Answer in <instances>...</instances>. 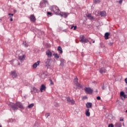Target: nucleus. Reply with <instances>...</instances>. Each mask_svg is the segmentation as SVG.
I'll use <instances>...</instances> for the list:
<instances>
[{"label": "nucleus", "mask_w": 127, "mask_h": 127, "mask_svg": "<svg viewBox=\"0 0 127 127\" xmlns=\"http://www.w3.org/2000/svg\"><path fill=\"white\" fill-rule=\"evenodd\" d=\"M11 109L13 110L14 112L15 111H17L19 109L21 110H24V107L23 106V104L20 102H17L15 103H12L10 105Z\"/></svg>", "instance_id": "1"}, {"label": "nucleus", "mask_w": 127, "mask_h": 127, "mask_svg": "<svg viewBox=\"0 0 127 127\" xmlns=\"http://www.w3.org/2000/svg\"><path fill=\"white\" fill-rule=\"evenodd\" d=\"M49 9L50 10H51V11H53L56 15H57V13H60V9H59L58 6L55 5L50 6Z\"/></svg>", "instance_id": "2"}, {"label": "nucleus", "mask_w": 127, "mask_h": 127, "mask_svg": "<svg viewBox=\"0 0 127 127\" xmlns=\"http://www.w3.org/2000/svg\"><path fill=\"white\" fill-rule=\"evenodd\" d=\"M57 15H60L61 17H64V18H67L68 17V15H69V13L66 12H60V13H57Z\"/></svg>", "instance_id": "3"}, {"label": "nucleus", "mask_w": 127, "mask_h": 127, "mask_svg": "<svg viewBox=\"0 0 127 127\" xmlns=\"http://www.w3.org/2000/svg\"><path fill=\"white\" fill-rule=\"evenodd\" d=\"M46 4H48V1L47 0H42L40 3L39 7L40 8L46 7Z\"/></svg>", "instance_id": "4"}, {"label": "nucleus", "mask_w": 127, "mask_h": 127, "mask_svg": "<svg viewBox=\"0 0 127 127\" xmlns=\"http://www.w3.org/2000/svg\"><path fill=\"white\" fill-rule=\"evenodd\" d=\"M84 90L86 94H88L89 95H92L93 94V90L90 87H85Z\"/></svg>", "instance_id": "5"}, {"label": "nucleus", "mask_w": 127, "mask_h": 127, "mask_svg": "<svg viewBox=\"0 0 127 127\" xmlns=\"http://www.w3.org/2000/svg\"><path fill=\"white\" fill-rule=\"evenodd\" d=\"M50 61H51V59H47L46 60H45V66L47 67V69H48V68L51 66Z\"/></svg>", "instance_id": "6"}, {"label": "nucleus", "mask_w": 127, "mask_h": 127, "mask_svg": "<svg viewBox=\"0 0 127 127\" xmlns=\"http://www.w3.org/2000/svg\"><path fill=\"white\" fill-rule=\"evenodd\" d=\"M80 42L81 43H83L84 44H85V43H87V42H89V40H88V39L85 38V37L84 36V35H83L80 38Z\"/></svg>", "instance_id": "7"}, {"label": "nucleus", "mask_w": 127, "mask_h": 127, "mask_svg": "<svg viewBox=\"0 0 127 127\" xmlns=\"http://www.w3.org/2000/svg\"><path fill=\"white\" fill-rule=\"evenodd\" d=\"M66 101L68 103H70L71 105L75 104V100H73V99L70 98V97H66Z\"/></svg>", "instance_id": "8"}, {"label": "nucleus", "mask_w": 127, "mask_h": 127, "mask_svg": "<svg viewBox=\"0 0 127 127\" xmlns=\"http://www.w3.org/2000/svg\"><path fill=\"white\" fill-rule=\"evenodd\" d=\"M30 20L32 22H35V21H36V18L35 17V16H34V14H32L30 15Z\"/></svg>", "instance_id": "9"}, {"label": "nucleus", "mask_w": 127, "mask_h": 127, "mask_svg": "<svg viewBox=\"0 0 127 127\" xmlns=\"http://www.w3.org/2000/svg\"><path fill=\"white\" fill-rule=\"evenodd\" d=\"M40 91L41 92V93H42L43 91H46V86L45 84H42L41 85Z\"/></svg>", "instance_id": "10"}, {"label": "nucleus", "mask_w": 127, "mask_h": 127, "mask_svg": "<svg viewBox=\"0 0 127 127\" xmlns=\"http://www.w3.org/2000/svg\"><path fill=\"white\" fill-rule=\"evenodd\" d=\"M11 75L13 78H16L17 77V73H16V70L11 71Z\"/></svg>", "instance_id": "11"}, {"label": "nucleus", "mask_w": 127, "mask_h": 127, "mask_svg": "<svg viewBox=\"0 0 127 127\" xmlns=\"http://www.w3.org/2000/svg\"><path fill=\"white\" fill-rule=\"evenodd\" d=\"M46 54L48 56V57H52V52L50 50H48L46 52Z\"/></svg>", "instance_id": "12"}, {"label": "nucleus", "mask_w": 127, "mask_h": 127, "mask_svg": "<svg viewBox=\"0 0 127 127\" xmlns=\"http://www.w3.org/2000/svg\"><path fill=\"white\" fill-rule=\"evenodd\" d=\"M107 72V69L105 67H101L99 69V73L103 74V73H106Z\"/></svg>", "instance_id": "13"}, {"label": "nucleus", "mask_w": 127, "mask_h": 127, "mask_svg": "<svg viewBox=\"0 0 127 127\" xmlns=\"http://www.w3.org/2000/svg\"><path fill=\"white\" fill-rule=\"evenodd\" d=\"M39 63H40V61H38L37 62L35 63L34 64H33V68L34 69H36V68H37V66L39 65Z\"/></svg>", "instance_id": "14"}, {"label": "nucleus", "mask_w": 127, "mask_h": 127, "mask_svg": "<svg viewBox=\"0 0 127 127\" xmlns=\"http://www.w3.org/2000/svg\"><path fill=\"white\" fill-rule=\"evenodd\" d=\"M87 17H88V19H90L91 20H94L95 18H94V16H92V14L89 13L88 15H86Z\"/></svg>", "instance_id": "15"}, {"label": "nucleus", "mask_w": 127, "mask_h": 127, "mask_svg": "<svg viewBox=\"0 0 127 127\" xmlns=\"http://www.w3.org/2000/svg\"><path fill=\"white\" fill-rule=\"evenodd\" d=\"M85 105L86 108H87V109H91V108H92V104L91 102H87Z\"/></svg>", "instance_id": "16"}, {"label": "nucleus", "mask_w": 127, "mask_h": 127, "mask_svg": "<svg viewBox=\"0 0 127 127\" xmlns=\"http://www.w3.org/2000/svg\"><path fill=\"white\" fill-rule=\"evenodd\" d=\"M60 66H61V67H64V63L65 62V60L64 59H61L60 60Z\"/></svg>", "instance_id": "17"}, {"label": "nucleus", "mask_w": 127, "mask_h": 127, "mask_svg": "<svg viewBox=\"0 0 127 127\" xmlns=\"http://www.w3.org/2000/svg\"><path fill=\"white\" fill-rule=\"evenodd\" d=\"M100 15L102 17H105L107 15V13H106V11H101L100 12Z\"/></svg>", "instance_id": "18"}, {"label": "nucleus", "mask_w": 127, "mask_h": 127, "mask_svg": "<svg viewBox=\"0 0 127 127\" xmlns=\"http://www.w3.org/2000/svg\"><path fill=\"white\" fill-rule=\"evenodd\" d=\"M57 50L60 54H62V53H63V50H62L61 46H59L58 47Z\"/></svg>", "instance_id": "19"}, {"label": "nucleus", "mask_w": 127, "mask_h": 127, "mask_svg": "<svg viewBox=\"0 0 127 127\" xmlns=\"http://www.w3.org/2000/svg\"><path fill=\"white\" fill-rule=\"evenodd\" d=\"M110 32L105 33L104 35L105 39H106V40L109 39V37L110 36Z\"/></svg>", "instance_id": "20"}, {"label": "nucleus", "mask_w": 127, "mask_h": 127, "mask_svg": "<svg viewBox=\"0 0 127 127\" xmlns=\"http://www.w3.org/2000/svg\"><path fill=\"white\" fill-rule=\"evenodd\" d=\"M91 114L90 113V109H87L85 111V115L86 117H90Z\"/></svg>", "instance_id": "21"}, {"label": "nucleus", "mask_w": 127, "mask_h": 127, "mask_svg": "<svg viewBox=\"0 0 127 127\" xmlns=\"http://www.w3.org/2000/svg\"><path fill=\"white\" fill-rule=\"evenodd\" d=\"M25 58V55H23L22 56H19L18 57V59L20 61H23L24 60V58Z\"/></svg>", "instance_id": "22"}, {"label": "nucleus", "mask_w": 127, "mask_h": 127, "mask_svg": "<svg viewBox=\"0 0 127 127\" xmlns=\"http://www.w3.org/2000/svg\"><path fill=\"white\" fill-rule=\"evenodd\" d=\"M47 16H48V17H50V16H53V13L50 11H47Z\"/></svg>", "instance_id": "23"}, {"label": "nucleus", "mask_w": 127, "mask_h": 127, "mask_svg": "<svg viewBox=\"0 0 127 127\" xmlns=\"http://www.w3.org/2000/svg\"><path fill=\"white\" fill-rule=\"evenodd\" d=\"M125 94V93L124 91H121L120 92V97H121V100H122L123 101L125 100V99H124V98L123 97V95H124Z\"/></svg>", "instance_id": "24"}, {"label": "nucleus", "mask_w": 127, "mask_h": 127, "mask_svg": "<svg viewBox=\"0 0 127 127\" xmlns=\"http://www.w3.org/2000/svg\"><path fill=\"white\" fill-rule=\"evenodd\" d=\"M53 56H54V58H56V59H59L60 56L58 55V54L57 53H54L53 54Z\"/></svg>", "instance_id": "25"}, {"label": "nucleus", "mask_w": 127, "mask_h": 127, "mask_svg": "<svg viewBox=\"0 0 127 127\" xmlns=\"http://www.w3.org/2000/svg\"><path fill=\"white\" fill-rule=\"evenodd\" d=\"M22 44L24 47H28L29 46L28 43L26 42V41H23Z\"/></svg>", "instance_id": "26"}, {"label": "nucleus", "mask_w": 127, "mask_h": 127, "mask_svg": "<svg viewBox=\"0 0 127 127\" xmlns=\"http://www.w3.org/2000/svg\"><path fill=\"white\" fill-rule=\"evenodd\" d=\"M115 127H122V123H117L115 125Z\"/></svg>", "instance_id": "27"}, {"label": "nucleus", "mask_w": 127, "mask_h": 127, "mask_svg": "<svg viewBox=\"0 0 127 127\" xmlns=\"http://www.w3.org/2000/svg\"><path fill=\"white\" fill-rule=\"evenodd\" d=\"M102 1V0H93V2L95 4H97L98 3H100Z\"/></svg>", "instance_id": "28"}, {"label": "nucleus", "mask_w": 127, "mask_h": 127, "mask_svg": "<svg viewBox=\"0 0 127 127\" xmlns=\"http://www.w3.org/2000/svg\"><path fill=\"white\" fill-rule=\"evenodd\" d=\"M73 83L75 84V85L78 84V78L77 77L74 78L73 79Z\"/></svg>", "instance_id": "29"}, {"label": "nucleus", "mask_w": 127, "mask_h": 127, "mask_svg": "<svg viewBox=\"0 0 127 127\" xmlns=\"http://www.w3.org/2000/svg\"><path fill=\"white\" fill-rule=\"evenodd\" d=\"M33 91L34 93H38L39 92L38 89L36 87H33Z\"/></svg>", "instance_id": "30"}, {"label": "nucleus", "mask_w": 127, "mask_h": 127, "mask_svg": "<svg viewBox=\"0 0 127 127\" xmlns=\"http://www.w3.org/2000/svg\"><path fill=\"white\" fill-rule=\"evenodd\" d=\"M75 86H77V87L79 88V89H81V88H83V86H82V85L81 84L79 83L75 84Z\"/></svg>", "instance_id": "31"}, {"label": "nucleus", "mask_w": 127, "mask_h": 127, "mask_svg": "<svg viewBox=\"0 0 127 127\" xmlns=\"http://www.w3.org/2000/svg\"><path fill=\"white\" fill-rule=\"evenodd\" d=\"M34 104L31 103V104H30V105H29L27 106V108H28V109H31V108H32L33 107H34Z\"/></svg>", "instance_id": "32"}, {"label": "nucleus", "mask_w": 127, "mask_h": 127, "mask_svg": "<svg viewBox=\"0 0 127 127\" xmlns=\"http://www.w3.org/2000/svg\"><path fill=\"white\" fill-rule=\"evenodd\" d=\"M49 81L50 82V85H54V82H53V81H52L51 78L49 79Z\"/></svg>", "instance_id": "33"}, {"label": "nucleus", "mask_w": 127, "mask_h": 127, "mask_svg": "<svg viewBox=\"0 0 127 127\" xmlns=\"http://www.w3.org/2000/svg\"><path fill=\"white\" fill-rule=\"evenodd\" d=\"M114 44L113 42H111V41H109V42L108 43V45H110V46H112Z\"/></svg>", "instance_id": "34"}, {"label": "nucleus", "mask_w": 127, "mask_h": 127, "mask_svg": "<svg viewBox=\"0 0 127 127\" xmlns=\"http://www.w3.org/2000/svg\"><path fill=\"white\" fill-rule=\"evenodd\" d=\"M50 113H47V114H46V115H45V116H46V118H48V117H50Z\"/></svg>", "instance_id": "35"}, {"label": "nucleus", "mask_w": 127, "mask_h": 127, "mask_svg": "<svg viewBox=\"0 0 127 127\" xmlns=\"http://www.w3.org/2000/svg\"><path fill=\"white\" fill-rule=\"evenodd\" d=\"M122 97H123L124 99H127V95L125 94H124V95H123V96H122Z\"/></svg>", "instance_id": "36"}, {"label": "nucleus", "mask_w": 127, "mask_h": 127, "mask_svg": "<svg viewBox=\"0 0 127 127\" xmlns=\"http://www.w3.org/2000/svg\"><path fill=\"white\" fill-rule=\"evenodd\" d=\"M106 86H105L104 85V84H103V85H102V90H106Z\"/></svg>", "instance_id": "37"}, {"label": "nucleus", "mask_w": 127, "mask_h": 127, "mask_svg": "<svg viewBox=\"0 0 127 127\" xmlns=\"http://www.w3.org/2000/svg\"><path fill=\"white\" fill-rule=\"evenodd\" d=\"M108 127H114V124H111L108 125Z\"/></svg>", "instance_id": "38"}, {"label": "nucleus", "mask_w": 127, "mask_h": 127, "mask_svg": "<svg viewBox=\"0 0 127 127\" xmlns=\"http://www.w3.org/2000/svg\"><path fill=\"white\" fill-rule=\"evenodd\" d=\"M63 31H64V32H68V30H67L66 29H64L63 30Z\"/></svg>", "instance_id": "39"}, {"label": "nucleus", "mask_w": 127, "mask_h": 127, "mask_svg": "<svg viewBox=\"0 0 127 127\" xmlns=\"http://www.w3.org/2000/svg\"><path fill=\"white\" fill-rule=\"evenodd\" d=\"M13 14L12 13H8V15H9V16H11V17H12V16H13Z\"/></svg>", "instance_id": "40"}, {"label": "nucleus", "mask_w": 127, "mask_h": 127, "mask_svg": "<svg viewBox=\"0 0 127 127\" xmlns=\"http://www.w3.org/2000/svg\"><path fill=\"white\" fill-rule=\"evenodd\" d=\"M120 122H124V118L121 117L120 119Z\"/></svg>", "instance_id": "41"}, {"label": "nucleus", "mask_w": 127, "mask_h": 127, "mask_svg": "<svg viewBox=\"0 0 127 127\" xmlns=\"http://www.w3.org/2000/svg\"><path fill=\"white\" fill-rule=\"evenodd\" d=\"M97 100H101V96H97L96 97Z\"/></svg>", "instance_id": "42"}, {"label": "nucleus", "mask_w": 127, "mask_h": 127, "mask_svg": "<svg viewBox=\"0 0 127 127\" xmlns=\"http://www.w3.org/2000/svg\"><path fill=\"white\" fill-rule=\"evenodd\" d=\"M77 29V26H73V30H76Z\"/></svg>", "instance_id": "43"}, {"label": "nucleus", "mask_w": 127, "mask_h": 127, "mask_svg": "<svg viewBox=\"0 0 127 127\" xmlns=\"http://www.w3.org/2000/svg\"><path fill=\"white\" fill-rule=\"evenodd\" d=\"M119 2L120 4H122V3H123V0H120Z\"/></svg>", "instance_id": "44"}, {"label": "nucleus", "mask_w": 127, "mask_h": 127, "mask_svg": "<svg viewBox=\"0 0 127 127\" xmlns=\"http://www.w3.org/2000/svg\"><path fill=\"white\" fill-rule=\"evenodd\" d=\"M9 17L10 18V21H12V20H13V19H12V17L9 16Z\"/></svg>", "instance_id": "45"}, {"label": "nucleus", "mask_w": 127, "mask_h": 127, "mask_svg": "<svg viewBox=\"0 0 127 127\" xmlns=\"http://www.w3.org/2000/svg\"><path fill=\"white\" fill-rule=\"evenodd\" d=\"M83 99L84 100H85V99H88V97H87V96H84V97H83Z\"/></svg>", "instance_id": "46"}, {"label": "nucleus", "mask_w": 127, "mask_h": 127, "mask_svg": "<svg viewBox=\"0 0 127 127\" xmlns=\"http://www.w3.org/2000/svg\"><path fill=\"white\" fill-rule=\"evenodd\" d=\"M125 82L126 84H127V78L125 79Z\"/></svg>", "instance_id": "47"}, {"label": "nucleus", "mask_w": 127, "mask_h": 127, "mask_svg": "<svg viewBox=\"0 0 127 127\" xmlns=\"http://www.w3.org/2000/svg\"><path fill=\"white\" fill-rule=\"evenodd\" d=\"M125 93H126V94H127V87H126V88H125Z\"/></svg>", "instance_id": "48"}, {"label": "nucleus", "mask_w": 127, "mask_h": 127, "mask_svg": "<svg viewBox=\"0 0 127 127\" xmlns=\"http://www.w3.org/2000/svg\"><path fill=\"white\" fill-rule=\"evenodd\" d=\"M48 76H49V75H48V74H46L45 75V77H48Z\"/></svg>", "instance_id": "49"}, {"label": "nucleus", "mask_w": 127, "mask_h": 127, "mask_svg": "<svg viewBox=\"0 0 127 127\" xmlns=\"http://www.w3.org/2000/svg\"><path fill=\"white\" fill-rule=\"evenodd\" d=\"M9 62H14V60H12L11 61H10Z\"/></svg>", "instance_id": "50"}, {"label": "nucleus", "mask_w": 127, "mask_h": 127, "mask_svg": "<svg viewBox=\"0 0 127 127\" xmlns=\"http://www.w3.org/2000/svg\"><path fill=\"white\" fill-rule=\"evenodd\" d=\"M73 28H74V26H71V27H70V29H73Z\"/></svg>", "instance_id": "51"}, {"label": "nucleus", "mask_w": 127, "mask_h": 127, "mask_svg": "<svg viewBox=\"0 0 127 127\" xmlns=\"http://www.w3.org/2000/svg\"><path fill=\"white\" fill-rule=\"evenodd\" d=\"M14 13L17 12V10H14Z\"/></svg>", "instance_id": "52"}, {"label": "nucleus", "mask_w": 127, "mask_h": 127, "mask_svg": "<svg viewBox=\"0 0 127 127\" xmlns=\"http://www.w3.org/2000/svg\"><path fill=\"white\" fill-rule=\"evenodd\" d=\"M100 45L101 46V47H103V43H100Z\"/></svg>", "instance_id": "53"}, {"label": "nucleus", "mask_w": 127, "mask_h": 127, "mask_svg": "<svg viewBox=\"0 0 127 127\" xmlns=\"http://www.w3.org/2000/svg\"><path fill=\"white\" fill-rule=\"evenodd\" d=\"M24 3H25V2H21V4H24Z\"/></svg>", "instance_id": "54"}, {"label": "nucleus", "mask_w": 127, "mask_h": 127, "mask_svg": "<svg viewBox=\"0 0 127 127\" xmlns=\"http://www.w3.org/2000/svg\"><path fill=\"white\" fill-rule=\"evenodd\" d=\"M10 64H11V65H13V62H10Z\"/></svg>", "instance_id": "55"}, {"label": "nucleus", "mask_w": 127, "mask_h": 127, "mask_svg": "<svg viewBox=\"0 0 127 127\" xmlns=\"http://www.w3.org/2000/svg\"><path fill=\"white\" fill-rule=\"evenodd\" d=\"M95 93H98V89H96V90Z\"/></svg>", "instance_id": "56"}, {"label": "nucleus", "mask_w": 127, "mask_h": 127, "mask_svg": "<svg viewBox=\"0 0 127 127\" xmlns=\"http://www.w3.org/2000/svg\"><path fill=\"white\" fill-rule=\"evenodd\" d=\"M83 53H81V56H83Z\"/></svg>", "instance_id": "57"}, {"label": "nucleus", "mask_w": 127, "mask_h": 127, "mask_svg": "<svg viewBox=\"0 0 127 127\" xmlns=\"http://www.w3.org/2000/svg\"><path fill=\"white\" fill-rule=\"evenodd\" d=\"M92 43H95V41H93L92 42Z\"/></svg>", "instance_id": "58"}, {"label": "nucleus", "mask_w": 127, "mask_h": 127, "mask_svg": "<svg viewBox=\"0 0 127 127\" xmlns=\"http://www.w3.org/2000/svg\"><path fill=\"white\" fill-rule=\"evenodd\" d=\"M18 64L20 65V63H18Z\"/></svg>", "instance_id": "59"}, {"label": "nucleus", "mask_w": 127, "mask_h": 127, "mask_svg": "<svg viewBox=\"0 0 127 127\" xmlns=\"http://www.w3.org/2000/svg\"><path fill=\"white\" fill-rule=\"evenodd\" d=\"M89 44H91V42H89Z\"/></svg>", "instance_id": "60"}, {"label": "nucleus", "mask_w": 127, "mask_h": 127, "mask_svg": "<svg viewBox=\"0 0 127 127\" xmlns=\"http://www.w3.org/2000/svg\"><path fill=\"white\" fill-rule=\"evenodd\" d=\"M0 127H1V125H0Z\"/></svg>", "instance_id": "61"}, {"label": "nucleus", "mask_w": 127, "mask_h": 127, "mask_svg": "<svg viewBox=\"0 0 127 127\" xmlns=\"http://www.w3.org/2000/svg\"><path fill=\"white\" fill-rule=\"evenodd\" d=\"M24 98H25V96H24Z\"/></svg>", "instance_id": "62"}, {"label": "nucleus", "mask_w": 127, "mask_h": 127, "mask_svg": "<svg viewBox=\"0 0 127 127\" xmlns=\"http://www.w3.org/2000/svg\"><path fill=\"white\" fill-rule=\"evenodd\" d=\"M0 20H1V19L0 18Z\"/></svg>", "instance_id": "63"}, {"label": "nucleus", "mask_w": 127, "mask_h": 127, "mask_svg": "<svg viewBox=\"0 0 127 127\" xmlns=\"http://www.w3.org/2000/svg\"><path fill=\"white\" fill-rule=\"evenodd\" d=\"M94 83H96V81H94Z\"/></svg>", "instance_id": "64"}]
</instances>
